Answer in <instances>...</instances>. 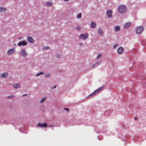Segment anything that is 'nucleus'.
<instances>
[{
  "label": "nucleus",
  "instance_id": "obj_1",
  "mask_svg": "<svg viewBox=\"0 0 146 146\" xmlns=\"http://www.w3.org/2000/svg\"><path fill=\"white\" fill-rule=\"evenodd\" d=\"M118 12L120 13H124L127 11V8L124 5H120L118 7Z\"/></svg>",
  "mask_w": 146,
  "mask_h": 146
},
{
  "label": "nucleus",
  "instance_id": "obj_2",
  "mask_svg": "<svg viewBox=\"0 0 146 146\" xmlns=\"http://www.w3.org/2000/svg\"><path fill=\"white\" fill-rule=\"evenodd\" d=\"M88 37V35L87 33L84 34H81L79 36V38L82 39L84 40H86Z\"/></svg>",
  "mask_w": 146,
  "mask_h": 146
},
{
  "label": "nucleus",
  "instance_id": "obj_3",
  "mask_svg": "<svg viewBox=\"0 0 146 146\" xmlns=\"http://www.w3.org/2000/svg\"><path fill=\"white\" fill-rule=\"evenodd\" d=\"M20 55L22 56L26 57L27 55V53L26 50L24 49H22L20 52Z\"/></svg>",
  "mask_w": 146,
  "mask_h": 146
},
{
  "label": "nucleus",
  "instance_id": "obj_4",
  "mask_svg": "<svg viewBox=\"0 0 146 146\" xmlns=\"http://www.w3.org/2000/svg\"><path fill=\"white\" fill-rule=\"evenodd\" d=\"M144 30L143 28L141 26H139L136 28V32L138 34H140Z\"/></svg>",
  "mask_w": 146,
  "mask_h": 146
},
{
  "label": "nucleus",
  "instance_id": "obj_5",
  "mask_svg": "<svg viewBox=\"0 0 146 146\" xmlns=\"http://www.w3.org/2000/svg\"><path fill=\"white\" fill-rule=\"evenodd\" d=\"M15 52V50L14 48H12L9 49L7 52V54L9 55L13 54Z\"/></svg>",
  "mask_w": 146,
  "mask_h": 146
},
{
  "label": "nucleus",
  "instance_id": "obj_6",
  "mask_svg": "<svg viewBox=\"0 0 146 146\" xmlns=\"http://www.w3.org/2000/svg\"><path fill=\"white\" fill-rule=\"evenodd\" d=\"M37 126L40 127H48L47 124L45 123H38L37 124Z\"/></svg>",
  "mask_w": 146,
  "mask_h": 146
},
{
  "label": "nucleus",
  "instance_id": "obj_7",
  "mask_svg": "<svg viewBox=\"0 0 146 146\" xmlns=\"http://www.w3.org/2000/svg\"><path fill=\"white\" fill-rule=\"evenodd\" d=\"M27 44V42L25 41L19 42L17 44V45L19 46H25Z\"/></svg>",
  "mask_w": 146,
  "mask_h": 146
},
{
  "label": "nucleus",
  "instance_id": "obj_8",
  "mask_svg": "<svg viewBox=\"0 0 146 146\" xmlns=\"http://www.w3.org/2000/svg\"><path fill=\"white\" fill-rule=\"evenodd\" d=\"M112 11L111 10H107V11L106 13L108 15V17L109 18H111L112 17Z\"/></svg>",
  "mask_w": 146,
  "mask_h": 146
},
{
  "label": "nucleus",
  "instance_id": "obj_9",
  "mask_svg": "<svg viewBox=\"0 0 146 146\" xmlns=\"http://www.w3.org/2000/svg\"><path fill=\"white\" fill-rule=\"evenodd\" d=\"M103 87H101L99 88L98 90H96L94 91L90 95V96H92L96 94H97V93L100 92V91H101L103 89Z\"/></svg>",
  "mask_w": 146,
  "mask_h": 146
},
{
  "label": "nucleus",
  "instance_id": "obj_10",
  "mask_svg": "<svg viewBox=\"0 0 146 146\" xmlns=\"http://www.w3.org/2000/svg\"><path fill=\"white\" fill-rule=\"evenodd\" d=\"M123 48L122 47H120L117 49V53L118 54H120L123 52Z\"/></svg>",
  "mask_w": 146,
  "mask_h": 146
},
{
  "label": "nucleus",
  "instance_id": "obj_11",
  "mask_svg": "<svg viewBox=\"0 0 146 146\" xmlns=\"http://www.w3.org/2000/svg\"><path fill=\"white\" fill-rule=\"evenodd\" d=\"M27 40L28 42H33L34 41L33 39L31 37H28L27 38Z\"/></svg>",
  "mask_w": 146,
  "mask_h": 146
},
{
  "label": "nucleus",
  "instance_id": "obj_12",
  "mask_svg": "<svg viewBox=\"0 0 146 146\" xmlns=\"http://www.w3.org/2000/svg\"><path fill=\"white\" fill-rule=\"evenodd\" d=\"M131 23L129 22L125 24L123 26L124 28H126L129 27L131 25Z\"/></svg>",
  "mask_w": 146,
  "mask_h": 146
},
{
  "label": "nucleus",
  "instance_id": "obj_13",
  "mask_svg": "<svg viewBox=\"0 0 146 146\" xmlns=\"http://www.w3.org/2000/svg\"><path fill=\"white\" fill-rule=\"evenodd\" d=\"M96 23L94 22H92L91 23V26L92 28H94L96 27Z\"/></svg>",
  "mask_w": 146,
  "mask_h": 146
},
{
  "label": "nucleus",
  "instance_id": "obj_14",
  "mask_svg": "<svg viewBox=\"0 0 146 146\" xmlns=\"http://www.w3.org/2000/svg\"><path fill=\"white\" fill-rule=\"evenodd\" d=\"M13 87L14 88L17 89L18 88H19L20 87V86L19 84H16L13 85Z\"/></svg>",
  "mask_w": 146,
  "mask_h": 146
},
{
  "label": "nucleus",
  "instance_id": "obj_15",
  "mask_svg": "<svg viewBox=\"0 0 146 146\" xmlns=\"http://www.w3.org/2000/svg\"><path fill=\"white\" fill-rule=\"evenodd\" d=\"M8 75V74L7 73H4L2 74L1 75V76L3 78H7Z\"/></svg>",
  "mask_w": 146,
  "mask_h": 146
},
{
  "label": "nucleus",
  "instance_id": "obj_16",
  "mask_svg": "<svg viewBox=\"0 0 146 146\" xmlns=\"http://www.w3.org/2000/svg\"><path fill=\"white\" fill-rule=\"evenodd\" d=\"M7 10L6 8L3 7H0V12H3Z\"/></svg>",
  "mask_w": 146,
  "mask_h": 146
},
{
  "label": "nucleus",
  "instance_id": "obj_17",
  "mask_svg": "<svg viewBox=\"0 0 146 146\" xmlns=\"http://www.w3.org/2000/svg\"><path fill=\"white\" fill-rule=\"evenodd\" d=\"M115 30L116 31H118L120 30V27L118 26H117L115 27Z\"/></svg>",
  "mask_w": 146,
  "mask_h": 146
},
{
  "label": "nucleus",
  "instance_id": "obj_18",
  "mask_svg": "<svg viewBox=\"0 0 146 146\" xmlns=\"http://www.w3.org/2000/svg\"><path fill=\"white\" fill-rule=\"evenodd\" d=\"M98 32L99 34H102L103 33V30L102 29H99L98 30Z\"/></svg>",
  "mask_w": 146,
  "mask_h": 146
},
{
  "label": "nucleus",
  "instance_id": "obj_19",
  "mask_svg": "<svg viewBox=\"0 0 146 146\" xmlns=\"http://www.w3.org/2000/svg\"><path fill=\"white\" fill-rule=\"evenodd\" d=\"M49 49V47L48 46H45L43 47L42 49L43 50H47Z\"/></svg>",
  "mask_w": 146,
  "mask_h": 146
},
{
  "label": "nucleus",
  "instance_id": "obj_20",
  "mask_svg": "<svg viewBox=\"0 0 146 146\" xmlns=\"http://www.w3.org/2000/svg\"><path fill=\"white\" fill-rule=\"evenodd\" d=\"M52 3L51 2H49V1L47 2L46 3V5L48 6H50L51 5H52Z\"/></svg>",
  "mask_w": 146,
  "mask_h": 146
},
{
  "label": "nucleus",
  "instance_id": "obj_21",
  "mask_svg": "<svg viewBox=\"0 0 146 146\" xmlns=\"http://www.w3.org/2000/svg\"><path fill=\"white\" fill-rule=\"evenodd\" d=\"M82 17V14L81 13H79L77 16V18L78 19H80Z\"/></svg>",
  "mask_w": 146,
  "mask_h": 146
},
{
  "label": "nucleus",
  "instance_id": "obj_22",
  "mask_svg": "<svg viewBox=\"0 0 146 146\" xmlns=\"http://www.w3.org/2000/svg\"><path fill=\"white\" fill-rule=\"evenodd\" d=\"M46 99V97H44V98H42L41 100V101H40V103H42V102H44L45 100Z\"/></svg>",
  "mask_w": 146,
  "mask_h": 146
},
{
  "label": "nucleus",
  "instance_id": "obj_23",
  "mask_svg": "<svg viewBox=\"0 0 146 146\" xmlns=\"http://www.w3.org/2000/svg\"><path fill=\"white\" fill-rule=\"evenodd\" d=\"M44 72H40V73H38L36 75V76H38L42 74H44Z\"/></svg>",
  "mask_w": 146,
  "mask_h": 146
},
{
  "label": "nucleus",
  "instance_id": "obj_24",
  "mask_svg": "<svg viewBox=\"0 0 146 146\" xmlns=\"http://www.w3.org/2000/svg\"><path fill=\"white\" fill-rule=\"evenodd\" d=\"M101 57V54H99L96 57V59H98Z\"/></svg>",
  "mask_w": 146,
  "mask_h": 146
},
{
  "label": "nucleus",
  "instance_id": "obj_25",
  "mask_svg": "<svg viewBox=\"0 0 146 146\" xmlns=\"http://www.w3.org/2000/svg\"><path fill=\"white\" fill-rule=\"evenodd\" d=\"M76 29L77 30H80V27L79 26H77L76 27Z\"/></svg>",
  "mask_w": 146,
  "mask_h": 146
},
{
  "label": "nucleus",
  "instance_id": "obj_26",
  "mask_svg": "<svg viewBox=\"0 0 146 146\" xmlns=\"http://www.w3.org/2000/svg\"><path fill=\"white\" fill-rule=\"evenodd\" d=\"M50 75L49 73H48L46 74L45 75V77H48L50 76Z\"/></svg>",
  "mask_w": 146,
  "mask_h": 146
},
{
  "label": "nucleus",
  "instance_id": "obj_27",
  "mask_svg": "<svg viewBox=\"0 0 146 146\" xmlns=\"http://www.w3.org/2000/svg\"><path fill=\"white\" fill-rule=\"evenodd\" d=\"M118 46V44H114L113 46V47L114 48H115V47H117Z\"/></svg>",
  "mask_w": 146,
  "mask_h": 146
},
{
  "label": "nucleus",
  "instance_id": "obj_28",
  "mask_svg": "<svg viewBox=\"0 0 146 146\" xmlns=\"http://www.w3.org/2000/svg\"><path fill=\"white\" fill-rule=\"evenodd\" d=\"M95 66V64L92 65L91 66V67H92V68H94Z\"/></svg>",
  "mask_w": 146,
  "mask_h": 146
},
{
  "label": "nucleus",
  "instance_id": "obj_29",
  "mask_svg": "<svg viewBox=\"0 0 146 146\" xmlns=\"http://www.w3.org/2000/svg\"><path fill=\"white\" fill-rule=\"evenodd\" d=\"M64 110H65L66 111H68L69 110V109L68 108H64Z\"/></svg>",
  "mask_w": 146,
  "mask_h": 146
},
{
  "label": "nucleus",
  "instance_id": "obj_30",
  "mask_svg": "<svg viewBox=\"0 0 146 146\" xmlns=\"http://www.w3.org/2000/svg\"><path fill=\"white\" fill-rule=\"evenodd\" d=\"M8 98H13V96H8Z\"/></svg>",
  "mask_w": 146,
  "mask_h": 146
},
{
  "label": "nucleus",
  "instance_id": "obj_31",
  "mask_svg": "<svg viewBox=\"0 0 146 146\" xmlns=\"http://www.w3.org/2000/svg\"><path fill=\"white\" fill-rule=\"evenodd\" d=\"M82 44H83L82 43H79V45L80 46H82Z\"/></svg>",
  "mask_w": 146,
  "mask_h": 146
},
{
  "label": "nucleus",
  "instance_id": "obj_32",
  "mask_svg": "<svg viewBox=\"0 0 146 146\" xmlns=\"http://www.w3.org/2000/svg\"><path fill=\"white\" fill-rule=\"evenodd\" d=\"M56 86L55 85L54 87L52 88V89H54V88H56Z\"/></svg>",
  "mask_w": 146,
  "mask_h": 146
},
{
  "label": "nucleus",
  "instance_id": "obj_33",
  "mask_svg": "<svg viewBox=\"0 0 146 146\" xmlns=\"http://www.w3.org/2000/svg\"><path fill=\"white\" fill-rule=\"evenodd\" d=\"M27 95V94H24L23 96H26Z\"/></svg>",
  "mask_w": 146,
  "mask_h": 146
},
{
  "label": "nucleus",
  "instance_id": "obj_34",
  "mask_svg": "<svg viewBox=\"0 0 146 146\" xmlns=\"http://www.w3.org/2000/svg\"><path fill=\"white\" fill-rule=\"evenodd\" d=\"M64 0L66 1H69V0Z\"/></svg>",
  "mask_w": 146,
  "mask_h": 146
},
{
  "label": "nucleus",
  "instance_id": "obj_35",
  "mask_svg": "<svg viewBox=\"0 0 146 146\" xmlns=\"http://www.w3.org/2000/svg\"><path fill=\"white\" fill-rule=\"evenodd\" d=\"M49 126H50V127H52V126H53V125H49Z\"/></svg>",
  "mask_w": 146,
  "mask_h": 146
},
{
  "label": "nucleus",
  "instance_id": "obj_36",
  "mask_svg": "<svg viewBox=\"0 0 146 146\" xmlns=\"http://www.w3.org/2000/svg\"><path fill=\"white\" fill-rule=\"evenodd\" d=\"M137 119V117H135V119Z\"/></svg>",
  "mask_w": 146,
  "mask_h": 146
}]
</instances>
